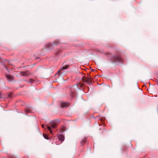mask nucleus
<instances>
[{
  "label": "nucleus",
  "instance_id": "obj_1",
  "mask_svg": "<svg viewBox=\"0 0 158 158\" xmlns=\"http://www.w3.org/2000/svg\"><path fill=\"white\" fill-rule=\"evenodd\" d=\"M113 58L116 62H121L123 60V59L119 55H115L113 56Z\"/></svg>",
  "mask_w": 158,
  "mask_h": 158
},
{
  "label": "nucleus",
  "instance_id": "obj_2",
  "mask_svg": "<svg viewBox=\"0 0 158 158\" xmlns=\"http://www.w3.org/2000/svg\"><path fill=\"white\" fill-rule=\"evenodd\" d=\"M82 79L83 80V82L85 81L88 83L89 85L91 84V81L92 78L89 77H85V79H83L82 77Z\"/></svg>",
  "mask_w": 158,
  "mask_h": 158
},
{
  "label": "nucleus",
  "instance_id": "obj_3",
  "mask_svg": "<svg viewBox=\"0 0 158 158\" xmlns=\"http://www.w3.org/2000/svg\"><path fill=\"white\" fill-rule=\"evenodd\" d=\"M20 74L23 76H28L30 74L29 71H27L24 72H20Z\"/></svg>",
  "mask_w": 158,
  "mask_h": 158
},
{
  "label": "nucleus",
  "instance_id": "obj_4",
  "mask_svg": "<svg viewBox=\"0 0 158 158\" xmlns=\"http://www.w3.org/2000/svg\"><path fill=\"white\" fill-rule=\"evenodd\" d=\"M50 125L52 127L55 128L57 126V123L55 122H52L50 123Z\"/></svg>",
  "mask_w": 158,
  "mask_h": 158
},
{
  "label": "nucleus",
  "instance_id": "obj_5",
  "mask_svg": "<svg viewBox=\"0 0 158 158\" xmlns=\"http://www.w3.org/2000/svg\"><path fill=\"white\" fill-rule=\"evenodd\" d=\"M61 107L62 108L66 107L69 106L68 104L65 102H61Z\"/></svg>",
  "mask_w": 158,
  "mask_h": 158
},
{
  "label": "nucleus",
  "instance_id": "obj_6",
  "mask_svg": "<svg viewBox=\"0 0 158 158\" xmlns=\"http://www.w3.org/2000/svg\"><path fill=\"white\" fill-rule=\"evenodd\" d=\"M59 139L61 141V142H63L64 140V137L63 135H60L58 136Z\"/></svg>",
  "mask_w": 158,
  "mask_h": 158
},
{
  "label": "nucleus",
  "instance_id": "obj_7",
  "mask_svg": "<svg viewBox=\"0 0 158 158\" xmlns=\"http://www.w3.org/2000/svg\"><path fill=\"white\" fill-rule=\"evenodd\" d=\"M6 77L8 81H10L12 80L14 78V77L13 76L9 75H6Z\"/></svg>",
  "mask_w": 158,
  "mask_h": 158
},
{
  "label": "nucleus",
  "instance_id": "obj_8",
  "mask_svg": "<svg viewBox=\"0 0 158 158\" xmlns=\"http://www.w3.org/2000/svg\"><path fill=\"white\" fill-rule=\"evenodd\" d=\"M69 67V65H66L63 66L61 68V69H60V70L58 72V73L61 70H62L67 69Z\"/></svg>",
  "mask_w": 158,
  "mask_h": 158
},
{
  "label": "nucleus",
  "instance_id": "obj_9",
  "mask_svg": "<svg viewBox=\"0 0 158 158\" xmlns=\"http://www.w3.org/2000/svg\"><path fill=\"white\" fill-rule=\"evenodd\" d=\"M54 46L52 44H50L48 45V48L49 49H52Z\"/></svg>",
  "mask_w": 158,
  "mask_h": 158
},
{
  "label": "nucleus",
  "instance_id": "obj_10",
  "mask_svg": "<svg viewBox=\"0 0 158 158\" xmlns=\"http://www.w3.org/2000/svg\"><path fill=\"white\" fill-rule=\"evenodd\" d=\"M73 88L75 90H76L77 89H79V88L78 86V84H77L75 85H73Z\"/></svg>",
  "mask_w": 158,
  "mask_h": 158
},
{
  "label": "nucleus",
  "instance_id": "obj_11",
  "mask_svg": "<svg viewBox=\"0 0 158 158\" xmlns=\"http://www.w3.org/2000/svg\"><path fill=\"white\" fill-rule=\"evenodd\" d=\"M60 43V42L59 41H55L53 43L54 46L57 45Z\"/></svg>",
  "mask_w": 158,
  "mask_h": 158
},
{
  "label": "nucleus",
  "instance_id": "obj_12",
  "mask_svg": "<svg viewBox=\"0 0 158 158\" xmlns=\"http://www.w3.org/2000/svg\"><path fill=\"white\" fill-rule=\"evenodd\" d=\"M60 52H61L60 50H57L55 51V54L56 55L58 56L60 54Z\"/></svg>",
  "mask_w": 158,
  "mask_h": 158
},
{
  "label": "nucleus",
  "instance_id": "obj_13",
  "mask_svg": "<svg viewBox=\"0 0 158 158\" xmlns=\"http://www.w3.org/2000/svg\"><path fill=\"white\" fill-rule=\"evenodd\" d=\"M46 127L49 130V131L50 132V133L52 134V132L51 130V127H50L48 126L47 125H46Z\"/></svg>",
  "mask_w": 158,
  "mask_h": 158
},
{
  "label": "nucleus",
  "instance_id": "obj_14",
  "mask_svg": "<svg viewBox=\"0 0 158 158\" xmlns=\"http://www.w3.org/2000/svg\"><path fill=\"white\" fill-rule=\"evenodd\" d=\"M34 81V80L32 79H30L28 80V82L29 83H32Z\"/></svg>",
  "mask_w": 158,
  "mask_h": 158
},
{
  "label": "nucleus",
  "instance_id": "obj_15",
  "mask_svg": "<svg viewBox=\"0 0 158 158\" xmlns=\"http://www.w3.org/2000/svg\"><path fill=\"white\" fill-rule=\"evenodd\" d=\"M78 86H79L80 87H82L83 86V84L81 83H79L78 84Z\"/></svg>",
  "mask_w": 158,
  "mask_h": 158
},
{
  "label": "nucleus",
  "instance_id": "obj_16",
  "mask_svg": "<svg viewBox=\"0 0 158 158\" xmlns=\"http://www.w3.org/2000/svg\"><path fill=\"white\" fill-rule=\"evenodd\" d=\"M11 97H12V94H11L10 93L8 95V97H7L8 98H10Z\"/></svg>",
  "mask_w": 158,
  "mask_h": 158
},
{
  "label": "nucleus",
  "instance_id": "obj_17",
  "mask_svg": "<svg viewBox=\"0 0 158 158\" xmlns=\"http://www.w3.org/2000/svg\"><path fill=\"white\" fill-rule=\"evenodd\" d=\"M44 137L45 139H48V136L47 134H44Z\"/></svg>",
  "mask_w": 158,
  "mask_h": 158
},
{
  "label": "nucleus",
  "instance_id": "obj_18",
  "mask_svg": "<svg viewBox=\"0 0 158 158\" xmlns=\"http://www.w3.org/2000/svg\"><path fill=\"white\" fill-rule=\"evenodd\" d=\"M86 140V138H84V139L82 140V141H81V142H82V143H84V142H85V141Z\"/></svg>",
  "mask_w": 158,
  "mask_h": 158
},
{
  "label": "nucleus",
  "instance_id": "obj_19",
  "mask_svg": "<svg viewBox=\"0 0 158 158\" xmlns=\"http://www.w3.org/2000/svg\"><path fill=\"white\" fill-rule=\"evenodd\" d=\"M26 111L27 113H30V111L28 109H27L26 110Z\"/></svg>",
  "mask_w": 158,
  "mask_h": 158
},
{
  "label": "nucleus",
  "instance_id": "obj_20",
  "mask_svg": "<svg viewBox=\"0 0 158 158\" xmlns=\"http://www.w3.org/2000/svg\"><path fill=\"white\" fill-rule=\"evenodd\" d=\"M42 127L43 128H44V125H43V124H42Z\"/></svg>",
  "mask_w": 158,
  "mask_h": 158
},
{
  "label": "nucleus",
  "instance_id": "obj_21",
  "mask_svg": "<svg viewBox=\"0 0 158 158\" xmlns=\"http://www.w3.org/2000/svg\"><path fill=\"white\" fill-rule=\"evenodd\" d=\"M5 67L6 68V69H7V70H8L7 69V68L6 67V66H5Z\"/></svg>",
  "mask_w": 158,
  "mask_h": 158
},
{
  "label": "nucleus",
  "instance_id": "obj_22",
  "mask_svg": "<svg viewBox=\"0 0 158 158\" xmlns=\"http://www.w3.org/2000/svg\"><path fill=\"white\" fill-rule=\"evenodd\" d=\"M1 93H0V97H1Z\"/></svg>",
  "mask_w": 158,
  "mask_h": 158
}]
</instances>
